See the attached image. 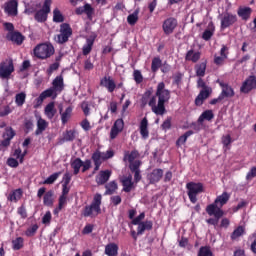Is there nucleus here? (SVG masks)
I'll use <instances>...</instances> for the list:
<instances>
[{
	"instance_id": "1",
	"label": "nucleus",
	"mask_w": 256,
	"mask_h": 256,
	"mask_svg": "<svg viewBox=\"0 0 256 256\" xmlns=\"http://www.w3.org/2000/svg\"><path fill=\"white\" fill-rule=\"evenodd\" d=\"M153 95V89H148L144 92L141 98V105L151 107L152 113L155 115H164L167 113L165 103H169L171 99V91L165 88V82L158 83L156 87V93Z\"/></svg>"
},
{
	"instance_id": "2",
	"label": "nucleus",
	"mask_w": 256,
	"mask_h": 256,
	"mask_svg": "<svg viewBox=\"0 0 256 256\" xmlns=\"http://www.w3.org/2000/svg\"><path fill=\"white\" fill-rule=\"evenodd\" d=\"M65 89V84L63 82V75L56 76L52 81V87L44 90L38 98H36V104L42 105L43 101L49 97H57V92L61 93Z\"/></svg>"
},
{
	"instance_id": "3",
	"label": "nucleus",
	"mask_w": 256,
	"mask_h": 256,
	"mask_svg": "<svg viewBox=\"0 0 256 256\" xmlns=\"http://www.w3.org/2000/svg\"><path fill=\"white\" fill-rule=\"evenodd\" d=\"M102 200L103 196L101 194H95L92 203L84 207L82 212L83 217H97V215H100Z\"/></svg>"
},
{
	"instance_id": "4",
	"label": "nucleus",
	"mask_w": 256,
	"mask_h": 256,
	"mask_svg": "<svg viewBox=\"0 0 256 256\" xmlns=\"http://www.w3.org/2000/svg\"><path fill=\"white\" fill-rule=\"evenodd\" d=\"M206 213L210 216L214 218H209L206 220V223L208 225H213L214 229H217L218 225H219V219H221V217H223L225 215V212H223V210L219 207H217V205L215 204H209L206 207Z\"/></svg>"
},
{
	"instance_id": "5",
	"label": "nucleus",
	"mask_w": 256,
	"mask_h": 256,
	"mask_svg": "<svg viewBox=\"0 0 256 256\" xmlns=\"http://www.w3.org/2000/svg\"><path fill=\"white\" fill-rule=\"evenodd\" d=\"M34 55L37 59H49L52 55H55V47L50 43L38 44L34 48Z\"/></svg>"
},
{
	"instance_id": "6",
	"label": "nucleus",
	"mask_w": 256,
	"mask_h": 256,
	"mask_svg": "<svg viewBox=\"0 0 256 256\" xmlns=\"http://www.w3.org/2000/svg\"><path fill=\"white\" fill-rule=\"evenodd\" d=\"M187 195L192 203H197V196L205 193V188L201 182H189L186 184Z\"/></svg>"
},
{
	"instance_id": "7",
	"label": "nucleus",
	"mask_w": 256,
	"mask_h": 256,
	"mask_svg": "<svg viewBox=\"0 0 256 256\" xmlns=\"http://www.w3.org/2000/svg\"><path fill=\"white\" fill-rule=\"evenodd\" d=\"M73 35V28L69 23H62L60 25V34L57 35V42L63 45L69 41V38Z\"/></svg>"
},
{
	"instance_id": "8",
	"label": "nucleus",
	"mask_w": 256,
	"mask_h": 256,
	"mask_svg": "<svg viewBox=\"0 0 256 256\" xmlns=\"http://www.w3.org/2000/svg\"><path fill=\"white\" fill-rule=\"evenodd\" d=\"M49 13H51V0H45L42 9L36 11L34 14V19L37 23H45Z\"/></svg>"
},
{
	"instance_id": "9",
	"label": "nucleus",
	"mask_w": 256,
	"mask_h": 256,
	"mask_svg": "<svg viewBox=\"0 0 256 256\" xmlns=\"http://www.w3.org/2000/svg\"><path fill=\"white\" fill-rule=\"evenodd\" d=\"M15 72L13 59H9L0 63V79H9Z\"/></svg>"
},
{
	"instance_id": "10",
	"label": "nucleus",
	"mask_w": 256,
	"mask_h": 256,
	"mask_svg": "<svg viewBox=\"0 0 256 256\" xmlns=\"http://www.w3.org/2000/svg\"><path fill=\"white\" fill-rule=\"evenodd\" d=\"M177 25H179V22L175 17H169L166 20H164L162 24L164 35H173L175 29H177Z\"/></svg>"
},
{
	"instance_id": "11",
	"label": "nucleus",
	"mask_w": 256,
	"mask_h": 256,
	"mask_svg": "<svg viewBox=\"0 0 256 256\" xmlns=\"http://www.w3.org/2000/svg\"><path fill=\"white\" fill-rule=\"evenodd\" d=\"M254 89H256V76L250 75L242 83L240 93L248 94L251 93V91H254Z\"/></svg>"
},
{
	"instance_id": "12",
	"label": "nucleus",
	"mask_w": 256,
	"mask_h": 256,
	"mask_svg": "<svg viewBox=\"0 0 256 256\" xmlns=\"http://www.w3.org/2000/svg\"><path fill=\"white\" fill-rule=\"evenodd\" d=\"M17 135V132L13 130V127L8 126L5 128L4 133L2 134V141L0 142L1 147H9L11 145V140Z\"/></svg>"
},
{
	"instance_id": "13",
	"label": "nucleus",
	"mask_w": 256,
	"mask_h": 256,
	"mask_svg": "<svg viewBox=\"0 0 256 256\" xmlns=\"http://www.w3.org/2000/svg\"><path fill=\"white\" fill-rule=\"evenodd\" d=\"M19 2L17 0H10L4 5V12L10 17H17Z\"/></svg>"
},
{
	"instance_id": "14",
	"label": "nucleus",
	"mask_w": 256,
	"mask_h": 256,
	"mask_svg": "<svg viewBox=\"0 0 256 256\" xmlns=\"http://www.w3.org/2000/svg\"><path fill=\"white\" fill-rule=\"evenodd\" d=\"M219 85L222 89L220 96L224 99H231L235 97V89L229 83L219 82Z\"/></svg>"
},
{
	"instance_id": "15",
	"label": "nucleus",
	"mask_w": 256,
	"mask_h": 256,
	"mask_svg": "<svg viewBox=\"0 0 256 256\" xmlns=\"http://www.w3.org/2000/svg\"><path fill=\"white\" fill-rule=\"evenodd\" d=\"M235 23H237V15L227 12L221 19V29H227Z\"/></svg>"
},
{
	"instance_id": "16",
	"label": "nucleus",
	"mask_w": 256,
	"mask_h": 256,
	"mask_svg": "<svg viewBox=\"0 0 256 256\" xmlns=\"http://www.w3.org/2000/svg\"><path fill=\"white\" fill-rule=\"evenodd\" d=\"M124 127L125 122L123 121V119H117L110 130V139H116L117 135H119L123 131Z\"/></svg>"
},
{
	"instance_id": "17",
	"label": "nucleus",
	"mask_w": 256,
	"mask_h": 256,
	"mask_svg": "<svg viewBox=\"0 0 256 256\" xmlns=\"http://www.w3.org/2000/svg\"><path fill=\"white\" fill-rule=\"evenodd\" d=\"M101 87H105L107 89L108 93H113L115 89H117V84H115V80L111 78V76H104L100 80Z\"/></svg>"
},
{
	"instance_id": "18",
	"label": "nucleus",
	"mask_w": 256,
	"mask_h": 256,
	"mask_svg": "<svg viewBox=\"0 0 256 256\" xmlns=\"http://www.w3.org/2000/svg\"><path fill=\"white\" fill-rule=\"evenodd\" d=\"M147 179L150 185H155L163 179V169L156 168L151 173L147 175Z\"/></svg>"
},
{
	"instance_id": "19",
	"label": "nucleus",
	"mask_w": 256,
	"mask_h": 256,
	"mask_svg": "<svg viewBox=\"0 0 256 256\" xmlns=\"http://www.w3.org/2000/svg\"><path fill=\"white\" fill-rule=\"evenodd\" d=\"M212 93H213L212 88H207V89L201 90L195 99V105L197 107H201V105H203V103L205 102V99H209V97Z\"/></svg>"
},
{
	"instance_id": "20",
	"label": "nucleus",
	"mask_w": 256,
	"mask_h": 256,
	"mask_svg": "<svg viewBox=\"0 0 256 256\" xmlns=\"http://www.w3.org/2000/svg\"><path fill=\"white\" fill-rule=\"evenodd\" d=\"M139 131L142 139L144 140L149 139V120L147 119V117H144L140 121Z\"/></svg>"
},
{
	"instance_id": "21",
	"label": "nucleus",
	"mask_w": 256,
	"mask_h": 256,
	"mask_svg": "<svg viewBox=\"0 0 256 256\" xmlns=\"http://www.w3.org/2000/svg\"><path fill=\"white\" fill-rule=\"evenodd\" d=\"M124 193H131L135 189V183H133V176L129 175L121 179Z\"/></svg>"
},
{
	"instance_id": "22",
	"label": "nucleus",
	"mask_w": 256,
	"mask_h": 256,
	"mask_svg": "<svg viewBox=\"0 0 256 256\" xmlns=\"http://www.w3.org/2000/svg\"><path fill=\"white\" fill-rule=\"evenodd\" d=\"M111 170H102L96 176L97 185H105L109 179H111Z\"/></svg>"
},
{
	"instance_id": "23",
	"label": "nucleus",
	"mask_w": 256,
	"mask_h": 256,
	"mask_svg": "<svg viewBox=\"0 0 256 256\" xmlns=\"http://www.w3.org/2000/svg\"><path fill=\"white\" fill-rule=\"evenodd\" d=\"M60 115H61V122L62 125H67V123L69 122V119H71V115L73 113V107L72 106H68L65 111L63 112V108L60 107Z\"/></svg>"
},
{
	"instance_id": "24",
	"label": "nucleus",
	"mask_w": 256,
	"mask_h": 256,
	"mask_svg": "<svg viewBox=\"0 0 256 256\" xmlns=\"http://www.w3.org/2000/svg\"><path fill=\"white\" fill-rule=\"evenodd\" d=\"M137 225V235H143L145 231H151L153 229V221L151 220H146Z\"/></svg>"
},
{
	"instance_id": "25",
	"label": "nucleus",
	"mask_w": 256,
	"mask_h": 256,
	"mask_svg": "<svg viewBox=\"0 0 256 256\" xmlns=\"http://www.w3.org/2000/svg\"><path fill=\"white\" fill-rule=\"evenodd\" d=\"M9 41L12 43H16V45H23V41H25V36L21 34V32H12L10 35L7 36Z\"/></svg>"
},
{
	"instance_id": "26",
	"label": "nucleus",
	"mask_w": 256,
	"mask_h": 256,
	"mask_svg": "<svg viewBox=\"0 0 256 256\" xmlns=\"http://www.w3.org/2000/svg\"><path fill=\"white\" fill-rule=\"evenodd\" d=\"M213 35H215V24H213V22H209L208 29L202 33V39L204 41H211V37H213Z\"/></svg>"
},
{
	"instance_id": "27",
	"label": "nucleus",
	"mask_w": 256,
	"mask_h": 256,
	"mask_svg": "<svg viewBox=\"0 0 256 256\" xmlns=\"http://www.w3.org/2000/svg\"><path fill=\"white\" fill-rule=\"evenodd\" d=\"M105 255L117 256L119 255V246L115 243H109L105 246Z\"/></svg>"
},
{
	"instance_id": "28",
	"label": "nucleus",
	"mask_w": 256,
	"mask_h": 256,
	"mask_svg": "<svg viewBox=\"0 0 256 256\" xmlns=\"http://www.w3.org/2000/svg\"><path fill=\"white\" fill-rule=\"evenodd\" d=\"M237 13L243 21H248V19L251 17V13H253V10L251 7H240Z\"/></svg>"
},
{
	"instance_id": "29",
	"label": "nucleus",
	"mask_w": 256,
	"mask_h": 256,
	"mask_svg": "<svg viewBox=\"0 0 256 256\" xmlns=\"http://www.w3.org/2000/svg\"><path fill=\"white\" fill-rule=\"evenodd\" d=\"M215 114L213 110H205L198 118V123H204L205 121H213Z\"/></svg>"
},
{
	"instance_id": "30",
	"label": "nucleus",
	"mask_w": 256,
	"mask_h": 256,
	"mask_svg": "<svg viewBox=\"0 0 256 256\" xmlns=\"http://www.w3.org/2000/svg\"><path fill=\"white\" fill-rule=\"evenodd\" d=\"M230 195L227 192H223L222 195L217 196V198L215 199L214 203L212 205H220V207H223V205H227V202L230 199Z\"/></svg>"
},
{
	"instance_id": "31",
	"label": "nucleus",
	"mask_w": 256,
	"mask_h": 256,
	"mask_svg": "<svg viewBox=\"0 0 256 256\" xmlns=\"http://www.w3.org/2000/svg\"><path fill=\"white\" fill-rule=\"evenodd\" d=\"M201 59V52H195L193 49L186 53L185 61H191L192 63H197Z\"/></svg>"
},
{
	"instance_id": "32",
	"label": "nucleus",
	"mask_w": 256,
	"mask_h": 256,
	"mask_svg": "<svg viewBox=\"0 0 256 256\" xmlns=\"http://www.w3.org/2000/svg\"><path fill=\"white\" fill-rule=\"evenodd\" d=\"M55 192L49 190L44 194L43 203L46 207H53Z\"/></svg>"
},
{
	"instance_id": "33",
	"label": "nucleus",
	"mask_w": 256,
	"mask_h": 256,
	"mask_svg": "<svg viewBox=\"0 0 256 256\" xmlns=\"http://www.w3.org/2000/svg\"><path fill=\"white\" fill-rule=\"evenodd\" d=\"M46 117L48 119H53L55 117V114L57 113V110L55 109V102H50L44 109Z\"/></svg>"
},
{
	"instance_id": "34",
	"label": "nucleus",
	"mask_w": 256,
	"mask_h": 256,
	"mask_svg": "<svg viewBox=\"0 0 256 256\" xmlns=\"http://www.w3.org/2000/svg\"><path fill=\"white\" fill-rule=\"evenodd\" d=\"M49 124L47 123V121L43 118H39L37 121V129L35 131V135H41V133H43V131H45V129H47V126Z\"/></svg>"
},
{
	"instance_id": "35",
	"label": "nucleus",
	"mask_w": 256,
	"mask_h": 256,
	"mask_svg": "<svg viewBox=\"0 0 256 256\" xmlns=\"http://www.w3.org/2000/svg\"><path fill=\"white\" fill-rule=\"evenodd\" d=\"M195 71L197 77H205V71H207V61L196 64Z\"/></svg>"
},
{
	"instance_id": "36",
	"label": "nucleus",
	"mask_w": 256,
	"mask_h": 256,
	"mask_svg": "<svg viewBox=\"0 0 256 256\" xmlns=\"http://www.w3.org/2000/svg\"><path fill=\"white\" fill-rule=\"evenodd\" d=\"M66 205H67V197L60 196L58 199V207H56L53 211L54 215H59V212H61Z\"/></svg>"
},
{
	"instance_id": "37",
	"label": "nucleus",
	"mask_w": 256,
	"mask_h": 256,
	"mask_svg": "<svg viewBox=\"0 0 256 256\" xmlns=\"http://www.w3.org/2000/svg\"><path fill=\"white\" fill-rule=\"evenodd\" d=\"M162 65H163V61L161 60V58L159 56L154 57L152 59V63H151L152 73H157V71H159V69H161Z\"/></svg>"
},
{
	"instance_id": "38",
	"label": "nucleus",
	"mask_w": 256,
	"mask_h": 256,
	"mask_svg": "<svg viewBox=\"0 0 256 256\" xmlns=\"http://www.w3.org/2000/svg\"><path fill=\"white\" fill-rule=\"evenodd\" d=\"M138 157L139 151L137 150L125 151L123 161H135V159H138Z\"/></svg>"
},
{
	"instance_id": "39",
	"label": "nucleus",
	"mask_w": 256,
	"mask_h": 256,
	"mask_svg": "<svg viewBox=\"0 0 256 256\" xmlns=\"http://www.w3.org/2000/svg\"><path fill=\"white\" fill-rule=\"evenodd\" d=\"M24 243H25V240L23 239V237H17L16 239L12 240L13 251H19L23 249Z\"/></svg>"
},
{
	"instance_id": "40",
	"label": "nucleus",
	"mask_w": 256,
	"mask_h": 256,
	"mask_svg": "<svg viewBox=\"0 0 256 256\" xmlns=\"http://www.w3.org/2000/svg\"><path fill=\"white\" fill-rule=\"evenodd\" d=\"M27 99V94L25 92H20L15 96V103L17 107H23L25 105V100Z\"/></svg>"
},
{
	"instance_id": "41",
	"label": "nucleus",
	"mask_w": 256,
	"mask_h": 256,
	"mask_svg": "<svg viewBox=\"0 0 256 256\" xmlns=\"http://www.w3.org/2000/svg\"><path fill=\"white\" fill-rule=\"evenodd\" d=\"M23 197V190L16 189L9 195V201H13L14 203H17Z\"/></svg>"
},
{
	"instance_id": "42",
	"label": "nucleus",
	"mask_w": 256,
	"mask_h": 256,
	"mask_svg": "<svg viewBox=\"0 0 256 256\" xmlns=\"http://www.w3.org/2000/svg\"><path fill=\"white\" fill-rule=\"evenodd\" d=\"M117 182L116 181H111L109 182L108 184L105 185V189H106V192L105 194L106 195H113L115 193V191H117Z\"/></svg>"
},
{
	"instance_id": "43",
	"label": "nucleus",
	"mask_w": 256,
	"mask_h": 256,
	"mask_svg": "<svg viewBox=\"0 0 256 256\" xmlns=\"http://www.w3.org/2000/svg\"><path fill=\"white\" fill-rule=\"evenodd\" d=\"M65 21V16L61 13V10L58 8L53 10V22L54 23H63Z\"/></svg>"
},
{
	"instance_id": "44",
	"label": "nucleus",
	"mask_w": 256,
	"mask_h": 256,
	"mask_svg": "<svg viewBox=\"0 0 256 256\" xmlns=\"http://www.w3.org/2000/svg\"><path fill=\"white\" fill-rule=\"evenodd\" d=\"M193 130H189L187 132H185L182 136H180L177 141L176 144L177 145H185V143H187V139H189V137H191V135H193Z\"/></svg>"
},
{
	"instance_id": "45",
	"label": "nucleus",
	"mask_w": 256,
	"mask_h": 256,
	"mask_svg": "<svg viewBox=\"0 0 256 256\" xmlns=\"http://www.w3.org/2000/svg\"><path fill=\"white\" fill-rule=\"evenodd\" d=\"M139 21V10H135L132 14L127 17V23L130 25H136Z\"/></svg>"
},
{
	"instance_id": "46",
	"label": "nucleus",
	"mask_w": 256,
	"mask_h": 256,
	"mask_svg": "<svg viewBox=\"0 0 256 256\" xmlns=\"http://www.w3.org/2000/svg\"><path fill=\"white\" fill-rule=\"evenodd\" d=\"M60 176H61V172H55L51 174L46 180H44L43 185H53L56 179H59Z\"/></svg>"
},
{
	"instance_id": "47",
	"label": "nucleus",
	"mask_w": 256,
	"mask_h": 256,
	"mask_svg": "<svg viewBox=\"0 0 256 256\" xmlns=\"http://www.w3.org/2000/svg\"><path fill=\"white\" fill-rule=\"evenodd\" d=\"M93 43H95V41L92 39L86 40V45H84L82 49L83 55H89V53H91L93 49Z\"/></svg>"
},
{
	"instance_id": "48",
	"label": "nucleus",
	"mask_w": 256,
	"mask_h": 256,
	"mask_svg": "<svg viewBox=\"0 0 256 256\" xmlns=\"http://www.w3.org/2000/svg\"><path fill=\"white\" fill-rule=\"evenodd\" d=\"M243 233H245V228H243V226H238L231 234L232 241H235V239H239V237H241Z\"/></svg>"
},
{
	"instance_id": "49",
	"label": "nucleus",
	"mask_w": 256,
	"mask_h": 256,
	"mask_svg": "<svg viewBox=\"0 0 256 256\" xmlns=\"http://www.w3.org/2000/svg\"><path fill=\"white\" fill-rule=\"evenodd\" d=\"M198 256H215V255H213V251H211V247L202 246L198 251Z\"/></svg>"
},
{
	"instance_id": "50",
	"label": "nucleus",
	"mask_w": 256,
	"mask_h": 256,
	"mask_svg": "<svg viewBox=\"0 0 256 256\" xmlns=\"http://www.w3.org/2000/svg\"><path fill=\"white\" fill-rule=\"evenodd\" d=\"M84 13L87 15L88 19H93V13H95V9L91 7V4L86 3L84 5Z\"/></svg>"
},
{
	"instance_id": "51",
	"label": "nucleus",
	"mask_w": 256,
	"mask_h": 256,
	"mask_svg": "<svg viewBox=\"0 0 256 256\" xmlns=\"http://www.w3.org/2000/svg\"><path fill=\"white\" fill-rule=\"evenodd\" d=\"M64 141H75V130H67L63 136Z\"/></svg>"
},
{
	"instance_id": "52",
	"label": "nucleus",
	"mask_w": 256,
	"mask_h": 256,
	"mask_svg": "<svg viewBox=\"0 0 256 256\" xmlns=\"http://www.w3.org/2000/svg\"><path fill=\"white\" fill-rule=\"evenodd\" d=\"M17 214L20 215L21 219H27V208L25 204H22L20 207L17 208Z\"/></svg>"
},
{
	"instance_id": "53",
	"label": "nucleus",
	"mask_w": 256,
	"mask_h": 256,
	"mask_svg": "<svg viewBox=\"0 0 256 256\" xmlns=\"http://www.w3.org/2000/svg\"><path fill=\"white\" fill-rule=\"evenodd\" d=\"M71 167L74 169V175H78L81 167H83V161H73Z\"/></svg>"
},
{
	"instance_id": "54",
	"label": "nucleus",
	"mask_w": 256,
	"mask_h": 256,
	"mask_svg": "<svg viewBox=\"0 0 256 256\" xmlns=\"http://www.w3.org/2000/svg\"><path fill=\"white\" fill-rule=\"evenodd\" d=\"M141 162L139 161H130L129 169L131 173H135L136 171H140Z\"/></svg>"
},
{
	"instance_id": "55",
	"label": "nucleus",
	"mask_w": 256,
	"mask_h": 256,
	"mask_svg": "<svg viewBox=\"0 0 256 256\" xmlns=\"http://www.w3.org/2000/svg\"><path fill=\"white\" fill-rule=\"evenodd\" d=\"M39 229V225L34 224L30 228H28L25 232L26 237H33L35 233H37V230Z\"/></svg>"
},
{
	"instance_id": "56",
	"label": "nucleus",
	"mask_w": 256,
	"mask_h": 256,
	"mask_svg": "<svg viewBox=\"0 0 256 256\" xmlns=\"http://www.w3.org/2000/svg\"><path fill=\"white\" fill-rule=\"evenodd\" d=\"M59 65H60L59 62H54L53 64H51L46 70L47 75L49 76L53 75V72L59 69Z\"/></svg>"
},
{
	"instance_id": "57",
	"label": "nucleus",
	"mask_w": 256,
	"mask_h": 256,
	"mask_svg": "<svg viewBox=\"0 0 256 256\" xmlns=\"http://www.w3.org/2000/svg\"><path fill=\"white\" fill-rule=\"evenodd\" d=\"M133 77H134L135 83L137 84L143 83V74H141V71L134 70Z\"/></svg>"
},
{
	"instance_id": "58",
	"label": "nucleus",
	"mask_w": 256,
	"mask_h": 256,
	"mask_svg": "<svg viewBox=\"0 0 256 256\" xmlns=\"http://www.w3.org/2000/svg\"><path fill=\"white\" fill-rule=\"evenodd\" d=\"M143 219H145V212L140 213L136 218L132 220V225H139L143 223Z\"/></svg>"
},
{
	"instance_id": "59",
	"label": "nucleus",
	"mask_w": 256,
	"mask_h": 256,
	"mask_svg": "<svg viewBox=\"0 0 256 256\" xmlns=\"http://www.w3.org/2000/svg\"><path fill=\"white\" fill-rule=\"evenodd\" d=\"M227 58H224L223 56H214V64L217 65L218 67H221L222 65H225V60Z\"/></svg>"
},
{
	"instance_id": "60",
	"label": "nucleus",
	"mask_w": 256,
	"mask_h": 256,
	"mask_svg": "<svg viewBox=\"0 0 256 256\" xmlns=\"http://www.w3.org/2000/svg\"><path fill=\"white\" fill-rule=\"evenodd\" d=\"M233 143V140L231 139V135H226L222 137V145L226 148L229 147V145Z\"/></svg>"
},
{
	"instance_id": "61",
	"label": "nucleus",
	"mask_w": 256,
	"mask_h": 256,
	"mask_svg": "<svg viewBox=\"0 0 256 256\" xmlns=\"http://www.w3.org/2000/svg\"><path fill=\"white\" fill-rule=\"evenodd\" d=\"M115 155V152L113 150H108L106 152H102V160L107 161V159L113 158Z\"/></svg>"
},
{
	"instance_id": "62",
	"label": "nucleus",
	"mask_w": 256,
	"mask_h": 256,
	"mask_svg": "<svg viewBox=\"0 0 256 256\" xmlns=\"http://www.w3.org/2000/svg\"><path fill=\"white\" fill-rule=\"evenodd\" d=\"M255 176H256V167H252L250 171L247 173L246 179L247 181H251L255 179Z\"/></svg>"
},
{
	"instance_id": "63",
	"label": "nucleus",
	"mask_w": 256,
	"mask_h": 256,
	"mask_svg": "<svg viewBox=\"0 0 256 256\" xmlns=\"http://www.w3.org/2000/svg\"><path fill=\"white\" fill-rule=\"evenodd\" d=\"M163 131H169L171 129V118H167L161 125Z\"/></svg>"
},
{
	"instance_id": "64",
	"label": "nucleus",
	"mask_w": 256,
	"mask_h": 256,
	"mask_svg": "<svg viewBox=\"0 0 256 256\" xmlns=\"http://www.w3.org/2000/svg\"><path fill=\"white\" fill-rule=\"evenodd\" d=\"M42 223L44 225H47L48 223H51V211H47L45 215L42 218Z\"/></svg>"
}]
</instances>
